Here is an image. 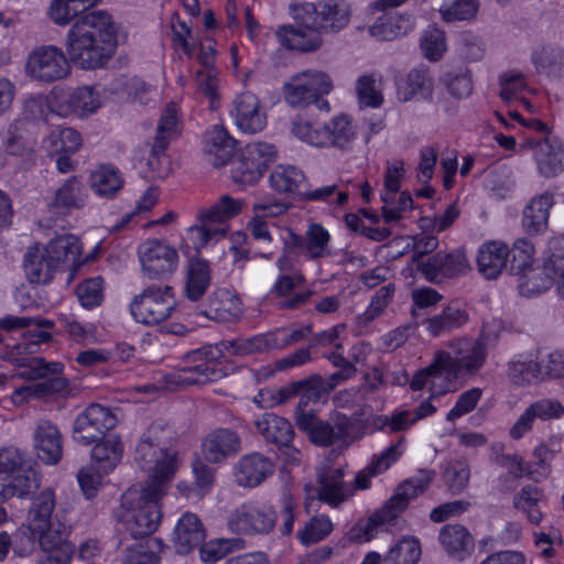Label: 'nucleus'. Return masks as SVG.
Segmentation results:
<instances>
[{"label":"nucleus","mask_w":564,"mask_h":564,"mask_svg":"<svg viewBox=\"0 0 564 564\" xmlns=\"http://www.w3.org/2000/svg\"><path fill=\"white\" fill-rule=\"evenodd\" d=\"M381 86V77L377 78L375 74H366L360 76L356 83V93L359 104L362 107H380L383 102Z\"/></svg>","instance_id":"6e6d98bb"},{"label":"nucleus","mask_w":564,"mask_h":564,"mask_svg":"<svg viewBox=\"0 0 564 564\" xmlns=\"http://www.w3.org/2000/svg\"><path fill=\"white\" fill-rule=\"evenodd\" d=\"M295 423L310 442L321 447L338 444L339 448L346 449L360 438V435H352L354 422L343 413L335 414L330 421H323L313 412L301 411L295 415Z\"/></svg>","instance_id":"39448f33"},{"label":"nucleus","mask_w":564,"mask_h":564,"mask_svg":"<svg viewBox=\"0 0 564 564\" xmlns=\"http://www.w3.org/2000/svg\"><path fill=\"white\" fill-rule=\"evenodd\" d=\"M554 204L552 193L532 197L523 209L522 225L524 230L530 235H538L547 229L550 209Z\"/></svg>","instance_id":"7c9ffc66"},{"label":"nucleus","mask_w":564,"mask_h":564,"mask_svg":"<svg viewBox=\"0 0 564 564\" xmlns=\"http://www.w3.org/2000/svg\"><path fill=\"white\" fill-rule=\"evenodd\" d=\"M509 248L503 242L489 241L484 243L477 256L479 272L486 279H496L506 267Z\"/></svg>","instance_id":"f704fd0d"},{"label":"nucleus","mask_w":564,"mask_h":564,"mask_svg":"<svg viewBox=\"0 0 564 564\" xmlns=\"http://www.w3.org/2000/svg\"><path fill=\"white\" fill-rule=\"evenodd\" d=\"M276 524V513L268 505L246 502L230 511L227 528L238 535L268 534Z\"/></svg>","instance_id":"4468645a"},{"label":"nucleus","mask_w":564,"mask_h":564,"mask_svg":"<svg viewBox=\"0 0 564 564\" xmlns=\"http://www.w3.org/2000/svg\"><path fill=\"white\" fill-rule=\"evenodd\" d=\"M200 226H193L188 229V240L193 243L194 248L198 251L204 248L212 239H218L226 235L227 229L223 226H215L210 220L203 217L199 213Z\"/></svg>","instance_id":"680f3d73"},{"label":"nucleus","mask_w":564,"mask_h":564,"mask_svg":"<svg viewBox=\"0 0 564 564\" xmlns=\"http://www.w3.org/2000/svg\"><path fill=\"white\" fill-rule=\"evenodd\" d=\"M31 494V505L26 514V523L40 533V543L48 545L52 540L67 539L70 533V524L65 517L56 511L55 491L46 487Z\"/></svg>","instance_id":"20e7f679"},{"label":"nucleus","mask_w":564,"mask_h":564,"mask_svg":"<svg viewBox=\"0 0 564 564\" xmlns=\"http://www.w3.org/2000/svg\"><path fill=\"white\" fill-rule=\"evenodd\" d=\"M329 232L319 224H311L304 237V256L317 260L330 254Z\"/></svg>","instance_id":"603ef678"},{"label":"nucleus","mask_w":564,"mask_h":564,"mask_svg":"<svg viewBox=\"0 0 564 564\" xmlns=\"http://www.w3.org/2000/svg\"><path fill=\"white\" fill-rule=\"evenodd\" d=\"M258 433L268 443L276 445H286L292 442L294 430L292 424L282 416L273 413H264L254 422Z\"/></svg>","instance_id":"e433bc0d"},{"label":"nucleus","mask_w":564,"mask_h":564,"mask_svg":"<svg viewBox=\"0 0 564 564\" xmlns=\"http://www.w3.org/2000/svg\"><path fill=\"white\" fill-rule=\"evenodd\" d=\"M440 542L448 554L468 552L474 546V539L460 524H447L440 530Z\"/></svg>","instance_id":"09e8293b"},{"label":"nucleus","mask_w":564,"mask_h":564,"mask_svg":"<svg viewBox=\"0 0 564 564\" xmlns=\"http://www.w3.org/2000/svg\"><path fill=\"white\" fill-rule=\"evenodd\" d=\"M468 314L456 305L446 306L440 314L426 318L424 324L429 334L438 337L462 327L467 323Z\"/></svg>","instance_id":"a18cd8bd"},{"label":"nucleus","mask_w":564,"mask_h":564,"mask_svg":"<svg viewBox=\"0 0 564 564\" xmlns=\"http://www.w3.org/2000/svg\"><path fill=\"white\" fill-rule=\"evenodd\" d=\"M509 377L518 384L531 383L533 381L543 380V367L539 362L529 360H513L509 362Z\"/></svg>","instance_id":"69168bd1"},{"label":"nucleus","mask_w":564,"mask_h":564,"mask_svg":"<svg viewBox=\"0 0 564 564\" xmlns=\"http://www.w3.org/2000/svg\"><path fill=\"white\" fill-rule=\"evenodd\" d=\"M245 547V541L240 538L215 539L205 543L199 549L200 558L205 563H216L234 551Z\"/></svg>","instance_id":"4d7b16f0"},{"label":"nucleus","mask_w":564,"mask_h":564,"mask_svg":"<svg viewBox=\"0 0 564 564\" xmlns=\"http://www.w3.org/2000/svg\"><path fill=\"white\" fill-rule=\"evenodd\" d=\"M241 441L238 433L226 427L210 431L202 442L204 457L212 463H220L240 452Z\"/></svg>","instance_id":"4be33fe9"},{"label":"nucleus","mask_w":564,"mask_h":564,"mask_svg":"<svg viewBox=\"0 0 564 564\" xmlns=\"http://www.w3.org/2000/svg\"><path fill=\"white\" fill-rule=\"evenodd\" d=\"M283 25L276 37L282 46L300 52H314L323 44L322 34L314 25Z\"/></svg>","instance_id":"bb28decb"},{"label":"nucleus","mask_w":564,"mask_h":564,"mask_svg":"<svg viewBox=\"0 0 564 564\" xmlns=\"http://www.w3.org/2000/svg\"><path fill=\"white\" fill-rule=\"evenodd\" d=\"M100 1L101 0H52L47 9V17L54 24L65 26Z\"/></svg>","instance_id":"79ce46f5"},{"label":"nucleus","mask_w":564,"mask_h":564,"mask_svg":"<svg viewBox=\"0 0 564 564\" xmlns=\"http://www.w3.org/2000/svg\"><path fill=\"white\" fill-rule=\"evenodd\" d=\"M242 203L229 195H223L208 210L202 212L205 219L215 226L221 225L227 219L237 216L241 212Z\"/></svg>","instance_id":"e2e57ef3"},{"label":"nucleus","mask_w":564,"mask_h":564,"mask_svg":"<svg viewBox=\"0 0 564 564\" xmlns=\"http://www.w3.org/2000/svg\"><path fill=\"white\" fill-rule=\"evenodd\" d=\"M433 90V80L426 69L414 68L398 83V98L409 101L415 96L429 97Z\"/></svg>","instance_id":"49530a36"},{"label":"nucleus","mask_w":564,"mask_h":564,"mask_svg":"<svg viewBox=\"0 0 564 564\" xmlns=\"http://www.w3.org/2000/svg\"><path fill=\"white\" fill-rule=\"evenodd\" d=\"M469 476V465L463 459L449 462L444 471L445 482L454 494H459L467 487Z\"/></svg>","instance_id":"774afa93"},{"label":"nucleus","mask_w":564,"mask_h":564,"mask_svg":"<svg viewBox=\"0 0 564 564\" xmlns=\"http://www.w3.org/2000/svg\"><path fill=\"white\" fill-rule=\"evenodd\" d=\"M539 172L553 177L564 170V148L561 143H531Z\"/></svg>","instance_id":"ea45409f"},{"label":"nucleus","mask_w":564,"mask_h":564,"mask_svg":"<svg viewBox=\"0 0 564 564\" xmlns=\"http://www.w3.org/2000/svg\"><path fill=\"white\" fill-rule=\"evenodd\" d=\"M25 72L35 80L53 83L66 78L70 74V65L61 47L41 45L30 52Z\"/></svg>","instance_id":"dca6fc26"},{"label":"nucleus","mask_w":564,"mask_h":564,"mask_svg":"<svg viewBox=\"0 0 564 564\" xmlns=\"http://www.w3.org/2000/svg\"><path fill=\"white\" fill-rule=\"evenodd\" d=\"M544 500V492L534 485L523 486L512 498L514 509L525 514L528 521L532 524H540L543 513L539 503Z\"/></svg>","instance_id":"c03bdc74"},{"label":"nucleus","mask_w":564,"mask_h":564,"mask_svg":"<svg viewBox=\"0 0 564 564\" xmlns=\"http://www.w3.org/2000/svg\"><path fill=\"white\" fill-rule=\"evenodd\" d=\"M402 438L389 446L381 454L373 456L371 463L357 473L351 488L355 489H368L371 485V478L378 476L388 470L393 463H395L401 456L400 443Z\"/></svg>","instance_id":"c9c22d12"},{"label":"nucleus","mask_w":564,"mask_h":564,"mask_svg":"<svg viewBox=\"0 0 564 564\" xmlns=\"http://www.w3.org/2000/svg\"><path fill=\"white\" fill-rule=\"evenodd\" d=\"M434 471L420 470L417 475L401 482L390 499L375 512L360 530H364V539L372 538V530L397 519L409 506L410 501L422 495L433 481Z\"/></svg>","instance_id":"423d86ee"},{"label":"nucleus","mask_w":564,"mask_h":564,"mask_svg":"<svg viewBox=\"0 0 564 564\" xmlns=\"http://www.w3.org/2000/svg\"><path fill=\"white\" fill-rule=\"evenodd\" d=\"M40 547L44 555L36 564H69L74 552V545L67 539L52 540L48 545L40 543Z\"/></svg>","instance_id":"0e129e2a"},{"label":"nucleus","mask_w":564,"mask_h":564,"mask_svg":"<svg viewBox=\"0 0 564 564\" xmlns=\"http://www.w3.org/2000/svg\"><path fill=\"white\" fill-rule=\"evenodd\" d=\"M516 275L518 276L517 283L519 292L521 295L527 297L539 295L550 289L553 284L551 278L545 275L540 267H530Z\"/></svg>","instance_id":"5fc2aeb1"},{"label":"nucleus","mask_w":564,"mask_h":564,"mask_svg":"<svg viewBox=\"0 0 564 564\" xmlns=\"http://www.w3.org/2000/svg\"><path fill=\"white\" fill-rule=\"evenodd\" d=\"M232 161L231 177L237 184L251 186L258 183L269 165L278 158L273 143H241Z\"/></svg>","instance_id":"1a4fd4ad"},{"label":"nucleus","mask_w":564,"mask_h":564,"mask_svg":"<svg viewBox=\"0 0 564 564\" xmlns=\"http://www.w3.org/2000/svg\"><path fill=\"white\" fill-rule=\"evenodd\" d=\"M414 26V20L408 14H394L379 19L369 28V33L380 40L390 41L408 34Z\"/></svg>","instance_id":"de8ad7c7"},{"label":"nucleus","mask_w":564,"mask_h":564,"mask_svg":"<svg viewBox=\"0 0 564 564\" xmlns=\"http://www.w3.org/2000/svg\"><path fill=\"white\" fill-rule=\"evenodd\" d=\"M117 419L100 404H90L79 413L73 424V438L83 445H90L108 435L116 426Z\"/></svg>","instance_id":"f3484780"},{"label":"nucleus","mask_w":564,"mask_h":564,"mask_svg":"<svg viewBox=\"0 0 564 564\" xmlns=\"http://www.w3.org/2000/svg\"><path fill=\"white\" fill-rule=\"evenodd\" d=\"M271 188L279 194L299 195L302 197L307 187V177L297 166L292 164H278L269 175Z\"/></svg>","instance_id":"c756f323"},{"label":"nucleus","mask_w":564,"mask_h":564,"mask_svg":"<svg viewBox=\"0 0 564 564\" xmlns=\"http://www.w3.org/2000/svg\"><path fill=\"white\" fill-rule=\"evenodd\" d=\"M394 294V285L389 283L380 288L372 296L367 310L357 317L358 324L362 327L368 326L373 319L380 316L391 302Z\"/></svg>","instance_id":"052dcab7"},{"label":"nucleus","mask_w":564,"mask_h":564,"mask_svg":"<svg viewBox=\"0 0 564 564\" xmlns=\"http://www.w3.org/2000/svg\"><path fill=\"white\" fill-rule=\"evenodd\" d=\"M88 192L80 176L68 177L55 192L52 206L65 210L85 207Z\"/></svg>","instance_id":"4c0bfd02"},{"label":"nucleus","mask_w":564,"mask_h":564,"mask_svg":"<svg viewBox=\"0 0 564 564\" xmlns=\"http://www.w3.org/2000/svg\"><path fill=\"white\" fill-rule=\"evenodd\" d=\"M123 444L119 435L109 433L95 442L91 449V463L101 468V473H110L120 463Z\"/></svg>","instance_id":"72a5a7b5"},{"label":"nucleus","mask_w":564,"mask_h":564,"mask_svg":"<svg viewBox=\"0 0 564 564\" xmlns=\"http://www.w3.org/2000/svg\"><path fill=\"white\" fill-rule=\"evenodd\" d=\"M468 269L467 257L462 249L445 253L436 252L434 256L419 262V271L430 282H438L442 278H455Z\"/></svg>","instance_id":"6ab92c4d"},{"label":"nucleus","mask_w":564,"mask_h":564,"mask_svg":"<svg viewBox=\"0 0 564 564\" xmlns=\"http://www.w3.org/2000/svg\"><path fill=\"white\" fill-rule=\"evenodd\" d=\"M274 471L273 463L259 453L242 456L235 465V480L238 486L253 488Z\"/></svg>","instance_id":"393cba45"},{"label":"nucleus","mask_w":564,"mask_h":564,"mask_svg":"<svg viewBox=\"0 0 564 564\" xmlns=\"http://www.w3.org/2000/svg\"><path fill=\"white\" fill-rule=\"evenodd\" d=\"M67 34L91 37L104 44V41L116 43V31L112 18L102 10L82 15L70 26Z\"/></svg>","instance_id":"5701e85b"},{"label":"nucleus","mask_w":564,"mask_h":564,"mask_svg":"<svg viewBox=\"0 0 564 564\" xmlns=\"http://www.w3.org/2000/svg\"><path fill=\"white\" fill-rule=\"evenodd\" d=\"M564 414L563 405L556 400H540L532 403L518 417L516 423L509 430V436L512 440L522 438L533 427L534 421L560 417Z\"/></svg>","instance_id":"a878e982"},{"label":"nucleus","mask_w":564,"mask_h":564,"mask_svg":"<svg viewBox=\"0 0 564 564\" xmlns=\"http://www.w3.org/2000/svg\"><path fill=\"white\" fill-rule=\"evenodd\" d=\"M334 88L330 76L321 70H304L284 84V98L292 107H306Z\"/></svg>","instance_id":"2eb2a0df"},{"label":"nucleus","mask_w":564,"mask_h":564,"mask_svg":"<svg viewBox=\"0 0 564 564\" xmlns=\"http://www.w3.org/2000/svg\"><path fill=\"white\" fill-rule=\"evenodd\" d=\"M167 143H145L142 149L145 158L140 159V164L147 167L151 177L163 178L169 173V158L166 155Z\"/></svg>","instance_id":"864d4df0"},{"label":"nucleus","mask_w":564,"mask_h":564,"mask_svg":"<svg viewBox=\"0 0 564 564\" xmlns=\"http://www.w3.org/2000/svg\"><path fill=\"white\" fill-rule=\"evenodd\" d=\"M174 440L172 427L163 423L151 424L141 435L134 451V460L150 479L144 485L160 484L166 490L176 471L175 454L169 452Z\"/></svg>","instance_id":"f257e3e1"},{"label":"nucleus","mask_w":564,"mask_h":564,"mask_svg":"<svg viewBox=\"0 0 564 564\" xmlns=\"http://www.w3.org/2000/svg\"><path fill=\"white\" fill-rule=\"evenodd\" d=\"M509 254H511L510 270L513 274H519L523 272V270L532 267L534 246L530 240L519 238L509 250Z\"/></svg>","instance_id":"338daca9"},{"label":"nucleus","mask_w":564,"mask_h":564,"mask_svg":"<svg viewBox=\"0 0 564 564\" xmlns=\"http://www.w3.org/2000/svg\"><path fill=\"white\" fill-rule=\"evenodd\" d=\"M175 307L174 292L169 285L145 288L130 304L134 319L145 325H158L166 321Z\"/></svg>","instance_id":"f8f14e48"},{"label":"nucleus","mask_w":564,"mask_h":564,"mask_svg":"<svg viewBox=\"0 0 564 564\" xmlns=\"http://www.w3.org/2000/svg\"><path fill=\"white\" fill-rule=\"evenodd\" d=\"M197 315L216 322H231L242 314L240 300L226 290H218L208 299V306L198 308Z\"/></svg>","instance_id":"c85d7f7f"},{"label":"nucleus","mask_w":564,"mask_h":564,"mask_svg":"<svg viewBox=\"0 0 564 564\" xmlns=\"http://www.w3.org/2000/svg\"><path fill=\"white\" fill-rule=\"evenodd\" d=\"M17 350L13 351L12 359L10 360L22 370L18 373V377L29 381H35L39 379H45L51 375L62 373L64 366L61 362H47L45 359L40 357H20Z\"/></svg>","instance_id":"a19ab883"},{"label":"nucleus","mask_w":564,"mask_h":564,"mask_svg":"<svg viewBox=\"0 0 564 564\" xmlns=\"http://www.w3.org/2000/svg\"><path fill=\"white\" fill-rule=\"evenodd\" d=\"M165 491L156 484L132 487L123 494L119 520L131 538H145L158 529L162 517L159 500Z\"/></svg>","instance_id":"f03ea898"},{"label":"nucleus","mask_w":564,"mask_h":564,"mask_svg":"<svg viewBox=\"0 0 564 564\" xmlns=\"http://www.w3.org/2000/svg\"><path fill=\"white\" fill-rule=\"evenodd\" d=\"M532 58L539 73L551 78H560L564 75V47L545 44L533 53Z\"/></svg>","instance_id":"37998d69"},{"label":"nucleus","mask_w":564,"mask_h":564,"mask_svg":"<svg viewBox=\"0 0 564 564\" xmlns=\"http://www.w3.org/2000/svg\"><path fill=\"white\" fill-rule=\"evenodd\" d=\"M421 557V546L416 539L404 538L384 556L377 552L368 553L361 564H416Z\"/></svg>","instance_id":"473e14b6"},{"label":"nucleus","mask_w":564,"mask_h":564,"mask_svg":"<svg viewBox=\"0 0 564 564\" xmlns=\"http://www.w3.org/2000/svg\"><path fill=\"white\" fill-rule=\"evenodd\" d=\"M82 246L73 235L58 236L46 246H33L24 256V270L32 283H47L61 267L79 262Z\"/></svg>","instance_id":"7ed1b4c3"},{"label":"nucleus","mask_w":564,"mask_h":564,"mask_svg":"<svg viewBox=\"0 0 564 564\" xmlns=\"http://www.w3.org/2000/svg\"><path fill=\"white\" fill-rule=\"evenodd\" d=\"M205 538V528L197 514L185 512L174 529V547L178 554H187L199 546Z\"/></svg>","instance_id":"cd10ccee"},{"label":"nucleus","mask_w":564,"mask_h":564,"mask_svg":"<svg viewBox=\"0 0 564 564\" xmlns=\"http://www.w3.org/2000/svg\"><path fill=\"white\" fill-rule=\"evenodd\" d=\"M452 351L437 350V364L444 372L454 377L476 375L487 359V346L481 340L455 339L449 343Z\"/></svg>","instance_id":"9d476101"},{"label":"nucleus","mask_w":564,"mask_h":564,"mask_svg":"<svg viewBox=\"0 0 564 564\" xmlns=\"http://www.w3.org/2000/svg\"><path fill=\"white\" fill-rule=\"evenodd\" d=\"M66 102L70 112L78 117H85L101 107V97L95 87L84 86L74 89Z\"/></svg>","instance_id":"3c124183"},{"label":"nucleus","mask_w":564,"mask_h":564,"mask_svg":"<svg viewBox=\"0 0 564 564\" xmlns=\"http://www.w3.org/2000/svg\"><path fill=\"white\" fill-rule=\"evenodd\" d=\"M123 177L111 164H101L90 173L89 184L93 192L104 198H113L123 186Z\"/></svg>","instance_id":"58836bf2"},{"label":"nucleus","mask_w":564,"mask_h":564,"mask_svg":"<svg viewBox=\"0 0 564 564\" xmlns=\"http://www.w3.org/2000/svg\"><path fill=\"white\" fill-rule=\"evenodd\" d=\"M212 283V269L208 261L191 258L186 265L184 294L189 301L196 302L203 297Z\"/></svg>","instance_id":"2f4dec72"},{"label":"nucleus","mask_w":564,"mask_h":564,"mask_svg":"<svg viewBox=\"0 0 564 564\" xmlns=\"http://www.w3.org/2000/svg\"><path fill=\"white\" fill-rule=\"evenodd\" d=\"M18 448L0 449V505L12 497L24 498L40 487V478Z\"/></svg>","instance_id":"0eeeda50"},{"label":"nucleus","mask_w":564,"mask_h":564,"mask_svg":"<svg viewBox=\"0 0 564 564\" xmlns=\"http://www.w3.org/2000/svg\"><path fill=\"white\" fill-rule=\"evenodd\" d=\"M39 459L47 465L58 463L63 455V437L56 424L48 420L36 422L33 434Z\"/></svg>","instance_id":"412c9836"},{"label":"nucleus","mask_w":564,"mask_h":564,"mask_svg":"<svg viewBox=\"0 0 564 564\" xmlns=\"http://www.w3.org/2000/svg\"><path fill=\"white\" fill-rule=\"evenodd\" d=\"M138 258L143 275L165 280L176 272L180 263L177 250L162 239H147L138 247Z\"/></svg>","instance_id":"ddd939ff"},{"label":"nucleus","mask_w":564,"mask_h":564,"mask_svg":"<svg viewBox=\"0 0 564 564\" xmlns=\"http://www.w3.org/2000/svg\"><path fill=\"white\" fill-rule=\"evenodd\" d=\"M290 13L300 25H314L318 32L337 33L350 20V9L344 0H324L314 3L290 4Z\"/></svg>","instance_id":"6e6552de"},{"label":"nucleus","mask_w":564,"mask_h":564,"mask_svg":"<svg viewBox=\"0 0 564 564\" xmlns=\"http://www.w3.org/2000/svg\"><path fill=\"white\" fill-rule=\"evenodd\" d=\"M183 123L178 115V108L175 104L169 102L161 115L158 129L156 141H166L181 137Z\"/></svg>","instance_id":"bf43d9fd"},{"label":"nucleus","mask_w":564,"mask_h":564,"mask_svg":"<svg viewBox=\"0 0 564 564\" xmlns=\"http://www.w3.org/2000/svg\"><path fill=\"white\" fill-rule=\"evenodd\" d=\"M332 531L333 523L327 516H315L305 523L303 529L297 531V539L307 546L324 540Z\"/></svg>","instance_id":"13d9d810"},{"label":"nucleus","mask_w":564,"mask_h":564,"mask_svg":"<svg viewBox=\"0 0 564 564\" xmlns=\"http://www.w3.org/2000/svg\"><path fill=\"white\" fill-rule=\"evenodd\" d=\"M344 467H325L318 475L317 497L330 507H338L352 496L351 485L344 480Z\"/></svg>","instance_id":"aec40b11"},{"label":"nucleus","mask_w":564,"mask_h":564,"mask_svg":"<svg viewBox=\"0 0 564 564\" xmlns=\"http://www.w3.org/2000/svg\"><path fill=\"white\" fill-rule=\"evenodd\" d=\"M234 117L237 127L247 134L260 132L267 124V115L261 110L258 97L249 91L235 99Z\"/></svg>","instance_id":"b1692460"},{"label":"nucleus","mask_w":564,"mask_h":564,"mask_svg":"<svg viewBox=\"0 0 564 564\" xmlns=\"http://www.w3.org/2000/svg\"><path fill=\"white\" fill-rule=\"evenodd\" d=\"M116 43L74 34L66 35V50L69 59L83 69L102 67L113 55Z\"/></svg>","instance_id":"a211bd4d"},{"label":"nucleus","mask_w":564,"mask_h":564,"mask_svg":"<svg viewBox=\"0 0 564 564\" xmlns=\"http://www.w3.org/2000/svg\"><path fill=\"white\" fill-rule=\"evenodd\" d=\"M184 358L188 365L175 373L178 383L204 384L218 381L227 373L220 350L212 346L192 350Z\"/></svg>","instance_id":"9b49d317"},{"label":"nucleus","mask_w":564,"mask_h":564,"mask_svg":"<svg viewBox=\"0 0 564 564\" xmlns=\"http://www.w3.org/2000/svg\"><path fill=\"white\" fill-rule=\"evenodd\" d=\"M444 371L443 365L437 364V352L433 362L426 368L417 371L410 382L412 390L417 391L423 389L429 382L431 383L430 391L431 398L440 397L451 390V382H446L445 387L438 384V380L442 379L441 373Z\"/></svg>","instance_id":"8fccbe9b"}]
</instances>
